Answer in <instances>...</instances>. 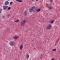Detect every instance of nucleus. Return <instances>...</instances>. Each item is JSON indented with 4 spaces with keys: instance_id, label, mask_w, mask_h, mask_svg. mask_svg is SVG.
Instances as JSON below:
<instances>
[{
    "instance_id": "nucleus-1",
    "label": "nucleus",
    "mask_w": 60,
    "mask_h": 60,
    "mask_svg": "<svg viewBox=\"0 0 60 60\" xmlns=\"http://www.w3.org/2000/svg\"><path fill=\"white\" fill-rule=\"evenodd\" d=\"M37 9V8H36L35 6H34L29 8V11L30 12H31L32 11H33V12H34V11H36Z\"/></svg>"
},
{
    "instance_id": "nucleus-2",
    "label": "nucleus",
    "mask_w": 60,
    "mask_h": 60,
    "mask_svg": "<svg viewBox=\"0 0 60 60\" xmlns=\"http://www.w3.org/2000/svg\"><path fill=\"white\" fill-rule=\"evenodd\" d=\"M26 20L24 19L20 23V24L21 26H23L25 25V24L26 23Z\"/></svg>"
},
{
    "instance_id": "nucleus-3",
    "label": "nucleus",
    "mask_w": 60,
    "mask_h": 60,
    "mask_svg": "<svg viewBox=\"0 0 60 60\" xmlns=\"http://www.w3.org/2000/svg\"><path fill=\"white\" fill-rule=\"evenodd\" d=\"M15 44V42L13 41H10L9 43V45L11 46H13Z\"/></svg>"
},
{
    "instance_id": "nucleus-4",
    "label": "nucleus",
    "mask_w": 60,
    "mask_h": 60,
    "mask_svg": "<svg viewBox=\"0 0 60 60\" xmlns=\"http://www.w3.org/2000/svg\"><path fill=\"white\" fill-rule=\"evenodd\" d=\"M47 28L48 30H50L52 28V25L51 24H49L47 27Z\"/></svg>"
},
{
    "instance_id": "nucleus-5",
    "label": "nucleus",
    "mask_w": 60,
    "mask_h": 60,
    "mask_svg": "<svg viewBox=\"0 0 60 60\" xmlns=\"http://www.w3.org/2000/svg\"><path fill=\"white\" fill-rule=\"evenodd\" d=\"M9 6H4L3 7V10H6L8 8Z\"/></svg>"
},
{
    "instance_id": "nucleus-6",
    "label": "nucleus",
    "mask_w": 60,
    "mask_h": 60,
    "mask_svg": "<svg viewBox=\"0 0 60 60\" xmlns=\"http://www.w3.org/2000/svg\"><path fill=\"white\" fill-rule=\"evenodd\" d=\"M9 4V2L8 1H6L5 2L4 4L5 5H8Z\"/></svg>"
},
{
    "instance_id": "nucleus-7",
    "label": "nucleus",
    "mask_w": 60,
    "mask_h": 60,
    "mask_svg": "<svg viewBox=\"0 0 60 60\" xmlns=\"http://www.w3.org/2000/svg\"><path fill=\"white\" fill-rule=\"evenodd\" d=\"M1 18L2 19H6L5 16L4 15H2L1 16Z\"/></svg>"
},
{
    "instance_id": "nucleus-8",
    "label": "nucleus",
    "mask_w": 60,
    "mask_h": 60,
    "mask_svg": "<svg viewBox=\"0 0 60 60\" xmlns=\"http://www.w3.org/2000/svg\"><path fill=\"white\" fill-rule=\"evenodd\" d=\"M16 1L18 2L19 3H22L23 2V0H16Z\"/></svg>"
},
{
    "instance_id": "nucleus-9",
    "label": "nucleus",
    "mask_w": 60,
    "mask_h": 60,
    "mask_svg": "<svg viewBox=\"0 0 60 60\" xmlns=\"http://www.w3.org/2000/svg\"><path fill=\"white\" fill-rule=\"evenodd\" d=\"M27 12H26V11H25L23 13V15L24 16V15L25 16H26V15H27Z\"/></svg>"
},
{
    "instance_id": "nucleus-10",
    "label": "nucleus",
    "mask_w": 60,
    "mask_h": 60,
    "mask_svg": "<svg viewBox=\"0 0 60 60\" xmlns=\"http://www.w3.org/2000/svg\"><path fill=\"white\" fill-rule=\"evenodd\" d=\"M23 45H21L20 47V49H23Z\"/></svg>"
},
{
    "instance_id": "nucleus-11",
    "label": "nucleus",
    "mask_w": 60,
    "mask_h": 60,
    "mask_svg": "<svg viewBox=\"0 0 60 60\" xmlns=\"http://www.w3.org/2000/svg\"><path fill=\"white\" fill-rule=\"evenodd\" d=\"M41 8H39V9H38L36 10V11L38 12H39V11H41Z\"/></svg>"
},
{
    "instance_id": "nucleus-12",
    "label": "nucleus",
    "mask_w": 60,
    "mask_h": 60,
    "mask_svg": "<svg viewBox=\"0 0 60 60\" xmlns=\"http://www.w3.org/2000/svg\"><path fill=\"white\" fill-rule=\"evenodd\" d=\"M54 20H52L50 21V23L53 24L54 23Z\"/></svg>"
},
{
    "instance_id": "nucleus-13",
    "label": "nucleus",
    "mask_w": 60,
    "mask_h": 60,
    "mask_svg": "<svg viewBox=\"0 0 60 60\" xmlns=\"http://www.w3.org/2000/svg\"><path fill=\"white\" fill-rule=\"evenodd\" d=\"M49 9H50V10H51V9H52V8H53L51 6H50L49 7Z\"/></svg>"
},
{
    "instance_id": "nucleus-14",
    "label": "nucleus",
    "mask_w": 60,
    "mask_h": 60,
    "mask_svg": "<svg viewBox=\"0 0 60 60\" xmlns=\"http://www.w3.org/2000/svg\"><path fill=\"white\" fill-rule=\"evenodd\" d=\"M29 55H27V56L26 57V59H28V58H29Z\"/></svg>"
},
{
    "instance_id": "nucleus-15",
    "label": "nucleus",
    "mask_w": 60,
    "mask_h": 60,
    "mask_svg": "<svg viewBox=\"0 0 60 60\" xmlns=\"http://www.w3.org/2000/svg\"><path fill=\"white\" fill-rule=\"evenodd\" d=\"M19 21V20L18 19L17 20L15 21L14 22H18Z\"/></svg>"
},
{
    "instance_id": "nucleus-16",
    "label": "nucleus",
    "mask_w": 60,
    "mask_h": 60,
    "mask_svg": "<svg viewBox=\"0 0 60 60\" xmlns=\"http://www.w3.org/2000/svg\"><path fill=\"white\" fill-rule=\"evenodd\" d=\"M56 49H54L52 50V51H56Z\"/></svg>"
},
{
    "instance_id": "nucleus-17",
    "label": "nucleus",
    "mask_w": 60,
    "mask_h": 60,
    "mask_svg": "<svg viewBox=\"0 0 60 60\" xmlns=\"http://www.w3.org/2000/svg\"><path fill=\"white\" fill-rule=\"evenodd\" d=\"M11 9V7H9L8 8V10H10V9Z\"/></svg>"
},
{
    "instance_id": "nucleus-18",
    "label": "nucleus",
    "mask_w": 60,
    "mask_h": 60,
    "mask_svg": "<svg viewBox=\"0 0 60 60\" xmlns=\"http://www.w3.org/2000/svg\"><path fill=\"white\" fill-rule=\"evenodd\" d=\"M18 37L17 36L15 35L14 38H18Z\"/></svg>"
},
{
    "instance_id": "nucleus-19",
    "label": "nucleus",
    "mask_w": 60,
    "mask_h": 60,
    "mask_svg": "<svg viewBox=\"0 0 60 60\" xmlns=\"http://www.w3.org/2000/svg\"><path fill=\"white\" fill-rule=\"evenodd\" d=\"M7 16H8V17H10V14H8Z\"/></svg>"
},
{
    "instance_id": "nucleus-20",
    "label": "nucleus",
    "mask_w": 60,
    "mask_h": 60,
    "mask_svg": "<svg viewBox=\"0 0 60 60\" xmlns=\"http://www.w3.org/2000/svg\"><path fill=\"white\" fill-rule=\"evenodd\" d=\"M13 3V2H10V5H11V4L12 3Z\"/></svg>"
},
{
    "instance_id": "nucleus-21",
    "label": "nucleus",
    "mask_w": 60,
    "mask_h": 60,
    "mask_svg": "<svg viewBox=\"0 0 60 60\" xmlns=\"http://www.w3.org/2000/svg\"><path fill=\"white\" fill-rule=\"evenodd\" d=\"M3 11V9H1L0 10V11Z\"/></svg>"
},
{
    "instance_id": "nucleus-22",
    "label": "nucleus",
    "mask_w": 60,
    "mask_h": 60,
    "mask_svg": "<svg viewBox=\"0 0 60 60\" xmlns=\"http://www.w3.org/2000/svg\"><path fill=\"white\" fill-rule=\"evenodd\" d=\"M17 38H14V39H15V40H16V39Z\"/></svg>"
},
{
    "instance_id": "nucleus-23",
    "label": "nucleus",
    "mask_w": 60,
    "mask_h": 60,
    "mask_svg": "<svg viewBox=\"0 0 60 60\" xmlns=\"http://www.w3.org/2000/svg\"><path fill=\"white\" fill-rule=\"evenodd\" d=\"M52 1L53 0H50V1L51 2H52Z\"/></svg>"
},
{
    "instance_id": "nucleus-24",
    "label": "nucleus",
    "mask_w": 60,
    "mask_h": 60,
    "mask_svg": "<svg viewBox=\"0 0 60 60\" xmlns=\"http://www.w3.org/2000/svg\"><path fill=\"white\" fill-rule=\"evenodd\" d=\"M51 60H55L53 58H52V59Z\"/></svg>"
},
{
    "instance_id": "nucleus-25",
    "label": "nucleus",
    "mask_w": 60,
    "mask_h": 60,
    "mask_svg": "<svg viewBox=\"0 0 60 60\" xmlns=\"http://www.w3.org/2000/svg\"><path fill=\"white\" fill-rule=\"evenodd\" d=\"M39 1V0H36V1L37 2V1Z\"/></svg>"
},
{
    "instance_id": "nucleus-26",
    "label": "nucleus",
    "mask_w": 60,
    "mask_h": 60,
    "mask_svg": "<svg viewBox=\"0 0 60 60\" xmlns=\"http://www.w3.org/2000/svg\"><path fill=\"white\" fill-rule=\"evenodd\" d=\"M2 12V11H0V13H1Z\"/></svg>"
}]
</instances>
